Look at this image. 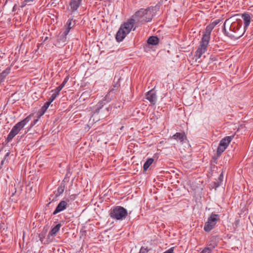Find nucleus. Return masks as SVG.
Returning a JSON list of instances; mask_svg holds the SVG:
<instances>
[{"label": "nucleus", "instance_id": "aec40b11", "mask_svg": "<svg viewBox=\"0 0 253 253\" xmlns=\"http://www.w3.org/2000/svg\"><path fill=\"white\" fill-rule=\"evenodd\" d=\"M50 104L51 103H50V102L47 101L44 104V105L41 109L40 111L39 112V113L40 114V116H42L44 114V113L46 112Z\"/></svg>", "mask_w": 253, "mask_h": 253}, {"label": "nucleus", "instance_id": "f3484780", "mask_svg": "<svg viewBox=\"0 0 253 253\" xmlns=\"http://www.w3.org/2000/svg\"><path fill=\"white\" fill-rule=\"evenodd\" d=\"M10 71V68H7L0 74V84L2 83L5 77L9 74Z\"/></svg>", "mask_w": 253, "mask_h": 253}, {"label": "nucleus", "instance_id": "7c9ffc66", "mask_svg": "<svg viewBox=\"0 0 253 253\" xmlns=\"http://www.w3.org/2000/svg\"><path fill=\"white\" fill-rule=\"evenodd\" d=\"M174 247H171L165 252L164 253H174Z\"/></svg>", "mask_w": 253, "mask_h": 253}, {"label": "nucleus", "instance_id": "7ed1b4c3", "mask_svg": "<svg viewBox=\"0 0 253 253\" xmlns=\"http://www.w3.org/2000/svg\"><path fill=\"white\" fill-rule=\"evenodd\" d=\"M226 24L230 25V31L233 33V34H230L231 36L236 38H239L244 34V30H243L242 28V24L238 22H234L232 23L229 21V19H226L224 23V27L223 30L226 32L225 26Z\"/></svg>", "mask_w": 253, "mask_h": 253}, {"label": "nucleus", "instance_id": "4be33fe9", "mask_svg": "<svg viewBox=\"0 0 253 253\" xmlns=\"http://www.w3.org/2000/svg\"><path fill=\"white\" fill-rule=\"evenodd\" d=\"M153 162L154 160L152 158L148 159L143 165V170L144 171L147 170Z\"/></svg>", "mask_w": 253, "mask_h": 253}, {"label": "nucleus", "instance_id": "f8f14e48", "mask_svg": "<svg viewBox=\"0 0 253 253\" xmlns=\"http://www.w3.org/2000/svg\"><path fill=\"white\" fill-rule=\"evenodd\" d=\"M67 203L65 201H61L56 207L55 210L53 212L54 215L64 211L67 208Z\"/></svg>", "mask_w": 253, "mask_h": 253}, {"label": "nucleus", "instance_id": "c756f323", "mask_svg": "<svg viewBox=\"0 0 253 253\" xmlns=\"http://www.w3.org/2000/svg\"><path fill=\"white\" fill-rule=\"evenodd\" d=\"M148 252V250L147 248H144L143 247H141L139 253H147Z\"/></svg>", "mask_w": 253, "mask_h": 253}, {"label": "nucleus", "instance_id": "b1692460", "mask_svg": "<svg viewBox=\"0 0 253 253\" xmlns=\"http://www.w3.org/2000/svg\"><path fill=\"white\" fill-rule=\"evenodd\" d=\"M21 7H24L27 4L30 5L35 0H21Z\"/></svg>", "mask_w": 253, "mask_h": 253}, {"label": "nucleus", "instance_id": "cd10ccee", "mask_svg": "<svg viewBox=\"0 0 253 253\" xmlns=\"http://www.w3.org/2000/svg\"><path fill=\"white\" fill-rule=\"evenodd\" d=\"M216 246L217 244L215 242L211 241L209 243L208 247H210L212 251Z\"/></svg>", "mask_w": 253, "mask_h": 253}, {"label": "nucleus", "instance_id": "c85d7f7f", "mask_svg": "<svg viewBox=\"0 0 253 253\" xmlns=\"http://www.w3.org/2000/svg\"><path fill=\"white\" fill-rule=\"evenodd\" d=\"M200 253H211V249L210 247H206Z\"/></svg>", "mask_w": 253, "mask_h": 253}, {"label": "nucleus", "instance_id": "393cba45", "mask_svg": "<svg viewBox=\"0 0 253 253\" xmlns=\"http://www.w3.org/2000/svg\"><path fill=\"white\" fill-rule=\"evenodd\" d=\"M59 92L55 89V92L51 95L50 98L49 99V100L48 101L50 102V103H51L53 100L55 99V98L59 95Z\"/></svg>", "mask_w": 253, "mask_h": 253}, {"label": "nucleus", "instance_id": "473e14b6", "mask_svg": "<svg viewBox=\"0 0 253 253\" xmlns=\"http://www.w3.org/2000/svg\"><path fill=\"white\" fill-rule=\"evenodd\" d=\"M47 39H48V38H47V37H45V39H44V41H46Z\"/></svg>", "mask_w": 253, "mask_h": 253}, {"label": "nucleus", "instance_id": "a211bd4d", "mask_svg": "<svg viewBox=\"0 0 253 253\" xmlns=\"http://www.w3.org/2000/svg\"><path fill=\"white\" fill-rule=\"evenodd\" d=\"M65 187V183L64 180H63L61 182L60 186L58 187L57 193L56 194V196H58L60 195L61 194H62L64 191Z\"/></svg>", "mask_w": 253, "mask_h": 253}, {"label": "nucleus", "instance_id": "6e6552de", "mask_svg": "<svg viewBox=\"0 0 253 253\" xmlns=\"http://www.w3.org/2000/svg\"><path fill=\"white\" fill-rule=\"evenodd\" d=\"M234 137V135L232 136H228L225 137L221 140L219 146L217 148V154H220L224 151Z\"/></svg>", "mask_w": 253, "mask_h": 253}, {"label": "nucleus", "instance_id": "9d476101", "mask_svg": "<svg viewBox=\"0 0 253 253\" xmlns=\"http://www.w3.org/2000/svg\"><path fill=\"white\" fill-rule=\"evenodd\" d=\"M146 98L152 104L155 105L157 100L156 91L154 89H152L147 92L146 94Z\"/></svg>", "mask_w": 253, "mask_h": 253}, {"label": "nucleus", "instance_id": "bb28decb", "mask_svg": "<svg viewBox=\"0 0 253 253\" xmlns=\"http://www.w3.org/2000/svg\"><path fill=\"white\" fill-rule=\"evenodd\" d=\"M120 86V84L118 83H115L113 85V87L110 90V93L113 92L116 90H117Z\"/></svg>", "mask_w": 253, "mask_h": 253}, {"label": "nucleus", "instance_id": "6ab92c4d", "mask_svg": "<svg viewBox=\"0 0 253 253\" xmlns=\"http://www.w3.org/2000/svg\"><path fill=\"white\" fill-rule=\"evenodd\" d=\"M73 19H69L65 25V31H68V33H69L70 30L74 26L75 23L72 22Z\"/></svg>", "mask_w": 253, "mask_h": 253}, {"label": "nucleus", "instance_id": "39448f33", "mask_svg": "<svg viewBox=\"0 0 253 253\" xmlns=\"http://www.w3.org/2000/svg\"><path fill=\"white\" fill-rule=\"evenodd\" d=\"M30 120L31 116H29L21 121L15 124L9 133L7 137V140L8 142L10 141L13 137L19 133L22 128H23L24 126L30 121Z\"/></svg>", "mask_w": 253, "mask_h": 253}, {"label": "nucleus", "instance_id": "f704fd0d", "mask_svg": "<svg viewBox=\"0 0 253 253\" xmlns=\"http://www.w3.org/2000/svg\"><path fill=\"white\" fill-rule=\"evenodd\" d=\"M37 120H35V124L37 122Z\"/></svg>", "mask_w": 253, "mask_h": 253}, {"label": "nucleus", "instance_id": "9b49d317", "mask_svg": "<svg viewBox=\"0 0 253 253\" xmlns=\"http://www.w3.org/2000/svg\"><path fill=\"white\" fill-rule=\"evenodd\" d=\"M83 0H70L69 6L72 13L76 11L81 5Z\"/></svg>", "mask_w": 253, "mask_h": 253}, {"label": "nucleus", "instance_id": "2eb2a0df", "mask_svg": "<svg viewBox=\"0 0 253 253\" xmlns=\"http://www.w3.org/2000/svg\"><path fill=\"white\" fill-rule=\"evenodd\" d=\"M171 138L178 141L179 140L181 143H183L186 136L184 133L176 132Z\"/></svg>", "mask_w": 253, "mask_h": 253}, {"label": "nucleus", "instance_id": "0eeeda50", "mask_svg": "<svg viewBox=\"0 0 253 253\" xmlns=\"http://www.w3.org/2000/svg\"><path fill=\"white\" fill-rule=\"evenodd\" d=\"M209 42L203 39H201L199 46L195 52V56L197 58H200L202 55L206 52Z\"/></svg>", "mask_w": 253, "mask_h": 253}, {"label": "nucleus", "instance_id": "2f4dec72", "mask_svg": "<svg viewBox=\"0 0 253 253\" xmlns=\"http://www.w3.org/2000/svg\"><path fill=\"white\" fill-rule=\"evenodd\" d=\"M220 20L219 19H217L211 23V24L212 25L213 27H214L217 24H218L220 22Z\"/></svg>", "mask_w": 253, "mask_h": 253}, {"label": "nucleus", "instance_id": "f03ea898", "mask_svg": "<svg viewBox=\"0 0 253 253\" xmlns=\"http://www.w3.org/2000/svg\"><path fill=\"white\" fill-rule=\"evenodd\" d=\"M134 24V20L130 19L121 25L116 36V39L117 42H122L125 39L132 29Z\"/></svg>", "mask_w": 253, "mask_h": 253}, {"label": "nucleus", "instance_id": "20e7f679", "mask_svg": "<svg viewBox=\"0 0 253 253\" xmlns=\"http://www.w3.org/2000/svg\"><path fill=\"white\" fill-rule=\"evenodd\" d=\"M128 214L127 210L122 206H115L109 211L110 217L118 220L125 219Z\"/></svg>", "mask_w": 253, "mask_h": 253}, {"label": "nucleus", "instance_id": "423d86ee", "mask_svg": "<svg viewBox=\"0 0 253 253\" xmlns=\"http://www.w3.org/2000/svg\"><path fill=\"white\" fill-rule=\"evenodd\" d=\"M219 219V215L211 213L210 217L208 218L207 221L204 225V230L206 232H210L211 231Z\"/></svg>", "mask_w": 253, "mask_h": 253}, {"label": "nucleus", "instance_id": "f257e3e1", "mask_svg": "<svg viewBox=\"0 0 253 253\" xmlns=\"http://www.w3.org/2000/svg\"><path fill=\"white\" fill-rule=\"evenodd\" d=\"M153 7H149L146 9L141 8L135 12L132 16V19L138 22L145 23L150 21L152 18Z\"/></svg>", "mask_w": 253, "mask_h": 253}, {"label": "nucleus", "instance_id": "412c9836", "mask_svg": "<svg viewBox=\"0 0 253 253\" xmlns=\"http://www.w3.org/2000/svg\"><path fill=\"white\" fill-rule=\"evenodd\" d=\"M60 227H61L60 224H57L53 228H52L51 229V230L49 232V234L52 236L55 235L58 232V231L59 230Z\"/></svg>", "mask_w": 253, "mask_h": 253}, {"label": "nucleus", "instance_id": "5701e85b", "mask_svg": "<svg viewBox=\"0 0 253 253\" xmlns=\"http://www.w3.org/2000/svg\"><path fill=\"white\" fill-rule=\"evenodd\" d=\"M106 99H103L102 100L99 101L97 105V109L95 110V113H99L100 109L104 106L105 104Z\"/></svg>", "mask_w": 253, "mask_h": 253}, {"label": "nucleus", "instance_id": "4468645a", "mask_svg": "<svg viewBox=\"0 0 253 253\" xmlns=\"http://www.w3.org/2000/svg\"><path fill=\"white\" fill-rule=\"evenodd\" d=\"M242 18L244 21V29H246L250 24L251 22V17L249 14L245 13L242 14Z\"/></svg>", "mask_w": 253, "mask_h": 253}, {"label": "nucleus", "instance_id": "1a4fd4ad", "mask_svg": "<svg viewBox=\"0 0 253 253\" xmlns=\"http://www.w3.org/2000/svg\"><path fill=\"white\" fill-rule=\"evenodd\" d=\"M68 31L60 32L57 37V44L58 46H63L67 43V36Z\"/></svg>", "mask_w": 253, "mask_h": 253}, {"label": "nucleus", "instance_id": "a878e982", "mask_svg": "<svg viewBox=\"0 0 253 253\" xmlns=\"http://www.w3.org/2000/svg\"><path fill=\"white\" fill-rule=\"evenodd\" d=\"M68 80V77H66L64 80L63 81V82H62V83L59 85L57 87H56V88L55 89L56 90H57L58 91L60 92V90L63 88V87L64 86L65 84H66V83L67 82Z\"/></svg>", "mask_w": 253, "mask_h": 253}, {"label": "nucleus", "instance_id": "72a5a7b5", "mask_svg": "<svg viewBox=\"0 0 253 253\" xmlns=\"http://www.w3.org/2000/svg\"><path fill=\"white\" fill-rule=\"evenodd\" d=\"M15 6H14V7H13V11H14V10H15Z\"/></svg>", "mask_w": 253, "mask_h": 253}, {"label": "nucleus", "instance_id": "ddd939ff", "mask_svg": "<svg viewBox=\"0 0 253 253\" xmlns=\"http://www.w3.org/2000/svg\"><path fill=\"white\" fill-rule=\"evenodd\" d=\"M214 27L211 24L206 27L205 32H204L202 39L210 41L211 38V34Z\"/></svg>", "mask_w": 253, "mask_h": 253}, {"label": "nucleus", "instance_id": "dca6fc26", "mask_svg": "<svg viewBox=\"0 0 253 253\" xmlns=\"http://www.w3.org/2000/svg\"><path fill=\"white\" fill-rule=\"evenodd\" d=\"M159 39L156 36H151L147 40L149 44L155 45L159 43Z\"/></svg>", "mask_w": 253, "mask_h": 253}]
</instances>
